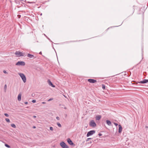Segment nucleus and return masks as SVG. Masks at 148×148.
Wrapping results in <instances>:
<instances>
[{
	"label": "nucleus",
	"instance_id": "18",
	"mask_svg": "<svg viewBox=\"0 0 148 148\" xmlns=\"http://www.w3.org/2000/svg\"><path fill=\"white\" fill-rule=\"evenodd\" d=\"M5 147H8V148H10V146H9V145H8L7 144H5Z\"/></svg>",
	"mask_w": 148,
	"mask_h": 148
},
{
	"label": "nucleus",
	"instance_id": "9",
	"mask_svg": "<svg viewBox=\"0 0 148 148\" xmlns=\"http://www.w3.org/2000/svg\"><path fill=\"white\" fill-rule=\"evenodd\" d=\"M48 83L52 87H55V86L50 81L49 79H48L47 81Z\"/></svg>",
	"mask_w": 148,
	"mask_h": 148
},
{
	"label": "nucleus",
	"instance_id": "21",
	"mask_svg": "<svg viewBox=\"0 0 148 148\" xmlns=\"http://www.w3.org/2000/svg\"><path fill=\"white\" fill-rule=\"evenodd\" d=\"M102 87L103 89L104 90L105 89V85L103 84L102 85Z\"/></svg>",
	"mask_w": 148,
	"mask_h": 148
},
{
	"label": "nucleus",
	"instance_id": "7",
	"mask_svg": "<svg viewBox=\"0 0 148 148\" xmlns=\"http://www.w3.org/2000/svg\"><path fill=\"white\" fill-rule=\"evenodd\" d=\"M88 81L90 83H94L97 82V80L92 79H88Z\"/></svg>",
	"mask_w": 148,
	"mask_h": 148
},
{
	"label": "nucleus",
	"instance_id": "16",
	"mask_svg": "<svg viewBox=\"0 0 148 148\" xmlns=\"http://www.w3.org/2000/svg\"><path fill=\"white\" fill-rule=\"evenodd\" d=\"M11 127H13L14 128H15L16 127V126L14 124H11Z\"/></svg>",
	"mask_w": 148,
	"mask_h": 148
},
{
	"label": "nucleus",
	"instance_id": "24",
	"mask_svg": "<svg viewBox=\"0 0 148 148\" xmlns=\"http://www.w3.org/2000/svg\"><path fill=\"white\" fill-rule=\"evenodd\" d=\"M50 129L51 131H53V128L52 127H50Z\"/></svg>",
	"mask_w": 148,
	"mask_h": 148
},
{
	"label": "nucleus",
	"instance_id": "33",
	"mask_svg": "<svg viewBox=\"0 0 148 148\" xmlns=\"http://www.w3.org/2000/svg\"><path fill=\"white\" fill-rule=\"evenodd\" d=\"M28 3H34L35 2H28Z\"/></svg>",
	"mask_w": 148,
	"mask_h": 148
},
{
	"label": "nucleus",
	"instance_id": "17",
	"mask_svg": "<svg viewBox=\"0 0 148 148\" xmlns=\"http://www.w3.org/2000/svg\"><path fill=\"white\" fill-rule=\"evenodd\" d=\"M7 85L6 84H5L4 86V90L6 91V89H7Z\"/></svg>",
	"mask_w": 148,
	"mask_h": 148
},
{
	"label": "nucleus",
	"instance_id": "8",
	"mask_svg": "<svg viewBox=\"0 0 148 148\" xmlns=\"http://www.w3.org/2000/svg\"><path fill=\"white\" fill-rule=\"evenodd\" d=\"M147 82H148V79H144L143 81H140L139 82V83L141 84H145Z\"/></svg>",
	"mask_w": 148,
	"mask_h": 148
},
{
	"label": "nucleus",
	"instance_id": "42",
	"mask_svg": "<svg viewBox=\"0 0 148 148\" xmlns=\"http://www.w3.org/2000/svg\"><path fill=\"white\" fill-rule=\"evenodd\" d=\"M20 17V16H19L18 18H19Z\"/></svg>",
	"mask_w": 148,
	"mask_h": 148
},
{
	"label": "nucleus",
	"instance_id": "28",
	"mask_svg": "<svg viewBox=\"0 0 148 148\" xmlns=\"http://www.w3.org/2000/svg\"><path fill=\"white\" fill-rule=\"evenodd\" d=\"M91 138H88L87 139V140H86V141H89L90 139H91Z\"/></svg>",
	"mask_w": 148,
	"mask_h": 148
},
{
	"label": "nucleus",
	"instance_id": "3",
	"mask_svg": "<svg viewBox=\"0 0 148 148\" xmlns=\"http://www.w3.org/2000/svg\"><path fill=\"white\" fill-rule=\"evenodd\" d=\"M60 145L63 148H68V146L63 142H62L60 144Z\"/></svg>",
	"mask_w": 148,
	"mask_h": 148
},
{
	"label": "nucleus",
	"instance_id": "38",
	"mask_svg": "<svg viewBox=\"0 0 148 148\" xmlns=\"http://www.w3.org/2000/svg\"><path fill=\"white\" fill-rule=\"evenodd\" d=\"M36 128L35 126H33V128Z\"/></svg>",
	"mask_w": 148,
	"mask_h": 148
},
{
	"label": "nucleus",
	"instance_id": "12",
	"mask_svg": "<svg viewBox=\"0 0 148 148\" xmlns=\"http://www.w3.org/2000/svg\"><path fill=\"white\" fill-rule=\"evenodd\" d=\"M27 56L29 58H35L36 57H34V56L33 55L30 54H28L27 55Z\"/></svg>",
	"mask_w": 148,
	"mask_h": 148
},
{
	"label": "nucleus",
	"instance_id": "5",
	"mask_svg": "<svg viewBox=\"0 0 148 148\" xmlns=\"http://www.w3.org/2000/svg\"><path fill=\"white\" fill-rule=\"evenodd\" d=\"M95 133V131L94 130H93L90 131L88 132L86 135L87 136V137H89L90 136L93 135Z\"/></svg>",
	"mask_w": 148,
	"mask_h": 148
},
{
	"label": "nucleus",
	"instance_id": "19",
	"mask_svg": "<svg viewBox=\"0 0 148 148\" xmlns=\"http://www.w3.org/2000/svg\"><path fill=\"white\" fill-rule=\"evenodd\" d=\"M5 120L8 122H10V119H9L6 118L5 119Z\"/></svg>",
	"mask_w": 148,
	"mask_h": 148
},
{
	"label": "nucleus",
	"instance_id": "43",
	"mask_svg": "<svg viewBox=\"0 0 148 148\" xmlns=\"http://www.w3.org/2000/svg\"><path fill=\"white\" fill-rule=\"evenodd\" d=\"M42 14L41 13V15H42Z\"/></svg>",
	"mask_w": 148,
	"mask_h": 148
},
{
	"label": "nucleus",
	"instance_id": "11",
	"mask_svg": "<svg viewBox=\"0 0 148 148\" xmlns=\"http://www.w3.org/2000/svg\"><path fill=\"white\" fill-rule=\"evenodd\" d=\"M21 94L20 93L18 95L17 99L18 101H20L21 100Z\"/></svg>",
	"mask_w": 148,
	"mask_h": 148
},
{
	"label": "nucleus",
	"instance_id": "37",
	"mask_svg": "<svg viewBox=\"0 0 148 148\" xmlns=\"http://www.w3.org/2000/svg\"><path fill=\"white\" fill-rule=\"evenodd\" d=\"M39 54H42L41 52H40L39 53Z\"/></svg>",
	"mask_w": 148,
	"mask_h": 148
},
{
	"label": "nucleus",
	"instance_id": "41",
	"mask_svg": "<svg viewBox=\"0 0 148 148\" xmlns=\"http://www.w3.org/2000/svg\"><path fill=\"white\" fill-rule=\"evenodd\" d=\"M20 17V16H19L18 18H19Z\"/></svg>",
	"mask_w": 148,
	"mask_h": 148
},
{
	"label": "nucleus",
	"instance_id": "27",
	"mask_svg": "<svg viewBox=\"0 0 148 148\" xmlns=\"http://www.w3.org/2000/svg\"><path fill=\"white\" fill-rule=\"evenodd\" d=\"M3 72L5 74H7L8 73L5 71H3Z\"/></svg>",
	"mask_w": 148,
	"mask_h": 148
},
{
	"label": "nucleus",
	"instance_id": "32",
	"mask_svg": "<svg viewBox=\"0 0 148 148\" xmlns=\"http://www.w3.org/2000/svg\"><path fill=\"white\" fill-rule=\"evenodd\" d=\"M98 135L99 136H101L102 135V134H100V133H99L98 134Z\"/></svg>",
	"mask_w": 148,
	"mask_h": 148
},
{
	"label": "nucleus",
	"instance_id": "31",
	"mask_svg": "<svg viewBox=\"0 0 148 148\" xmlns=\"http://www.w3.org/2000/svg\"><path fill=\"white\" fill-rule=\"evenodd\" d=\"M145 128H146V130H148V126H146Z\"/></svg>",
	"mask_w": 148,
	"mask_h": 148
},
{
	"label": "nucleus",
	"instance_id": "25",
	"mask_svg": "<svg viewBox=\"0 0 148 148\" xmlns=\"http://www.w3.org/2000/svg\"><path fill=\"white\" fill-rule=\"evenodd\" d=\"M44 35L48 38V39L50 41H51L50 40V39L49 38H48L45 34H44Z\"/></svg>",
	"mask_w": 148,
	"mask_h": 148
},
{
	"label": "nucleus",
	"instance_id": "23",
	"mask_svg": "<svg viewBox=\"0 0 148 148\" xmlns=\"http://www.w3.org/2000/svg\"><path fill=\"white\" fill-rule=\"evenodd\" d=\"M4 115L6 117H8L9 116V115L7 114V113H5L4 114Z\"/></svg>",
	"mask_w": 148,
	"mask_h": 148
},
{
	"label": "nucleus",
	"instance_id": "1",
	"mask_svg": "<svg viewBox=\"0 0 148 148\" xmlns=\"http://www.w3.org/2000/svg\"><path fill=\"white\" fill-rule=\"evenodd\" d=\"M18 74L21 78L23 82L25 83L26 81V78L25 75L23 73H19Z\"/></svg>",
	"mask_w": 148,
	"mask_h": 148
},
{
	"label": "nucleus",
	"instance_id": "10",
	"mask_svg": "<svg viewBox=\"0 0 148 148\" xmlns=\"http://www.w3.org/2000/svg\"><path fill=\"white\" fill-rule=\"evenodd\" d=\"M67 141L68 143H69V144L71 145H73V143L71 140L70 139V138H68L67 139Z\"/></svg>",
	"mask_w": 148,
	"mask_h": 148
},
{
	"label": "nucleus",
	"instance_id": "30",
	"mask_svg": "<svg viewBox=\"0 0 148 148\" xmlns=\"http://www.w3.org/2000/svg\"><path fill=\"white\" fill-rule=\"evenodd\" d=\"M114 124L116 126H117L118 125V124L117 123H114Z\"/></svg>",
	"mask_w": 148,
	"mask_h": 148
},
{
	"label": "nucleus",
	"instance_id": "39",
	"mask_svg": "<svg viewBox=\"0 0 148 148\" xmlns=\"http://www.w3.org/2000/svg\"><path fill=\"white\" fill-rule=\"evenodd\" d=\"M18 17L19 16H20V15H18Z\"/></svg>",
	"mask_w": 148,
	"mask_h": 148
},
{
	"label": "nucleus",
	"instance_id": "34",
	"mask_svg": "<svg viewBox=\"0 0 148 148\" xmlns=\"http://www.w3.org/2000/svg\"><path fill=\"white\" fill-rule=\"evenodd\" d=\"M42 103V104H45L46 103V102H43Z\"/></svg>",
	"mask_w": 148,
	"mask_h": 148
},
{
	"label": "nucleus",
	"instance_id": "22",
	"mask_svg": "<svg viewBox=\"0 0 148 148\" xmlns=\"http://www.w3.org/2000/svg\"><path fill=\"white\" fill-rule=\"evenodd\" d=\"M53 100V98H50V99H49L48 100V101H52Z\"/></svg>",
	"mask_w": 148,
	"mask_h": 148
},
{
	"label": "nucleus",
	"instance_id": "2",
	"mask_svg": "<svg viewBox=\"0 0 148 148\" xmlns=\"http://www.w3.org/2000/svg\"><path fill=\"white\" fill-rule=\"evenodd\" d=\"M15 54L16 56L17 57H20L21 56H25L24 54V53L22 52H20L19 51H16Z\"/></svg>",
	"mask_w": 148,
	"mask_h": 148
},
{
	"label": "nucleus",
	"instance_id": "36",
	"mask_svg": "<svg viewBox=\"0 0 148 148\" xmlns=\"http://www.w3.org/2000/svg\"><path fill=\"white\" fill-rule=\"evenodd\" d=\"M33 117L34 118H36V116H34Z\"/></svg>",
	"mask_w": 148,
	"mask_h": 148
},
{
	"label": "nucleus",
	"instance_id": "13",
	"mask_svg": "<svg viewBox=\"0 0 148 148\" xmlns=\"http://www.w3.org/2000/svg\"><path fill=\"white\" fill-rule=\"evenodd\" d=\"M118 126L119 127V133H121L122 131V127L120 125H119Z\"/></svg>",
	"mask_w": 148,
	"mask_h": 148
},
{
	"label": "nucleus",
	"instance_id": "40",
	"mask_svg": "<svg viewBox=\"0 0 148 148\" xmlns=\"http://www.w3.org/2000/svg\"><path fill=\"white\" fill-rule=\"evenodd\" d=\"M65 109H66V108H64Z\"/></svg>",
	"mask_w": 148,
	"mask_h": 148
},
{
	"label": "nucleus",
	"instance_id": "20",
	"mask_svg": "<svg viewBox=\"0 0 148 148\" xmlns=\"http://www.w3.org/2000/svg\"><path fill=\"white\" fill-rule=\"evenodd\" d=\"M57 125L59 127H61L62 126L59 123H57Z\"/></svg>",
	"mask_w": 148,
	"mask_h": 148
},
{
	"label": "nucleus",
	"instance_id": "14",
	"mask_svg": "<svg viewBox=\"0 0 148 148\" xmlns=\"http://www.w3.org/2000/svg\"><path fill=\"white\" fill-rule=\"evenodd\" d=\"M106 123L108 125L111 126V125L112 123L109 120H107L106 121Z\"/></svg>",
	"mask_w": 148,
	"mask_h": 148
},
{
	"label": "nucleus",
	"instance_id": "4",
	"mask_svg": "<svg viewBox=\"0 0 148 148\" xmlns=\"http://www.w3.org/2000/svg\"><path fill=\"white\" fill-rule=\"evenodd\" d=\"M89 125L91 127H95L96 125L95 123L93 120H91L90 121Z\"/></svg>",
	"mask_w": 148,
	"mask_h": 148
},
{
	"label": "nucleus",
	"instance_id": "6",
	"mask_svg": "<svg viewBox=\"0 0 148 148\" xmlns=\"http://www.w3.org/2000/svg\"><path fill=\"white\" fill-rule=\"evenodd\" d=\"M25 64V62L23 61H18L16 64L17 66H24Z\"/></svg>",
	"mask_w": 148,
	"mask_h": 148
},
{
	"label": "nucleus",
	"instance_id": "35",
	"mask_svg": "<svg viewBox=\"0 0 148 148\" xmlns=\"http://www.w3.org/2000/svg\"><path fill=\"white\" fill-rule=\"evenodd\" d=\"M25 104H28V102H25Z\"/></svg>",
	"mask_w": 148,
	"mask_h": 148
},
{
	"label": "nucleus",
	"instance_id": "26",
	"mask_svg": "<svg viewBox=\"0 0 148 148\" xmlns=\"http://www.w3.org/2000/svg\"><path fill=\"white\" fill-rule=\"evenodd\" d=\"M36 102V101L35 100H33L32 101V102L33 103H35Z\"/></svg>",
	"mask_w": 148,
	"mask_h": 148
},
{
	"label": "nucleus",
	"instance_id": "15",
	"mask_svg": "<svg viewBox=\"0 0 148 148\" xmlns=\"http://www.w3.org/2000/svg\"><path fill=\"white\" fill-rule=\"evenodd\" d=\"M101 115H99L97 116H96V119L97 120H99L101 118Z\"/></svg>",
	"mask_w": 148,
	"mask_h": 148
},
{
	"label": "nucleus",
	"instance_id": "29",
	"mask_svg": "<svg viewBox=\"0 0 148 148\" xmlns=\"http://www.w3.org/2000/svg\"><path fill=\"white\" fill-rule=\"evenodd\" d=\"M56 118L58 120H59L60 119V118L58 116Z\"/></svg>",
	"mask_w": 148,
	"mask_h": 148
}]
</instances>
